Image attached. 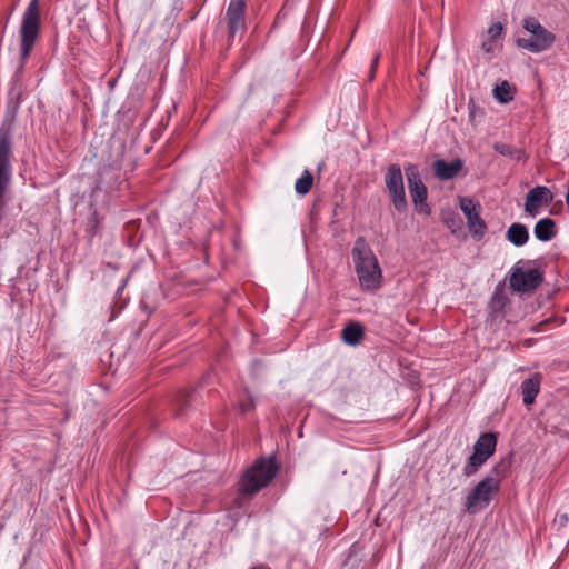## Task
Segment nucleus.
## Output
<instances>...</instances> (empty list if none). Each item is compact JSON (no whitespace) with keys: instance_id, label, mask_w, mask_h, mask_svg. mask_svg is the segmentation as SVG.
I'll return each instance as SVG.
<instances>
[{"instance_id":"f257e3e1","label":"nucleus","mask_w":569,"mask_h":569,"mask_svg":"<svg viewBox=\"0 0 569 569\" xmlns=\"http://www.w3.org/2000/svg\"><path fill=\"white\" fill-rule=\"evenodd\" d=\"M351 254L361 289L378 290L382 282V271L377 257L363 237L356 239Z\"/></svg>"},{"instance_id":"f03ea898","label":"nucleus","mask_w":569,"mask_h":569,"mask_svg":"<svg viewBox=\"0 0 569 569\" xmlns=\"http://www.w3.org/2000/svg\"><path fill=\"white\" fill-rule=\"evenodd\" d=\"M280 468L281 465L273 455L258 458L241 476L238 495L252 496L258 493L271 483Z\"/></svg>"},{"instance_id":"7ed1b4c3","label":"nucleus","mask_w":569,"mask_h":569,"mask_svg":"<svg viewBox=\"0 0 569 569\" xmlns=\"http://www.w3.org/2000/svg\"><path fill=\"white\" fill-rule=\"evenodd\" d=\"M522 27L531 33V38H517L516 44L520 49L538 53L548 50L556 40V36L547 30L535 17H526L522 21Z\"/></svg>"},{"instance_id":"20e7f679","label":"nucleus","mask_w":569,"mask_h":569,"mask_svg":"<svg viewBox=\"0 0 569 569\" xmlns=\"http://www.w3.org/2000/svg\"><path fill=\"white\" fill-rule=\"evenodd\" d=\"M40 30V11H39V0H31L28 4L21 23V42H20V51H21V63L28 59L30 52L33 49L36 40L38 38Z\"/></svg>"},{"instance_id":"39448f33","label":"nucleus","mask_w":569,"mask_h":569,"mask_svg":"<svg viewBox=\"0 0 569 569\" xmlns=\"http://www.w3.org/2000/svg\"><path fill=\"white\" fill-rule=\"evenodd\" d=\"M498 437L495 432H485L479 436L473 445V453L463 467V475L470 477L477 472L496 451Z\"/></svg>"},{"instance_id":"423d86ee","label":"nucleus","mask_w":569,"mask_h":569,"mask_svg":"<svg viewBox=\"0 0 569 569\" xmlns=\"http://www.w3.org/2000/svg\"><path fill=\"white\" fill-rule=\"evenodd\" d=\"M405 172L415 210L419 214L430 216L431 208L427 202L428 189L421 179L418 167L416 164L409 163L405 167Z\"/></svg>"},{"instance_id":"0eeeda50","label":"nucleus","mask_w":569,"mask_h":569,"mask_svg":"<svg viewBox=\"0 0 569 569\" xmlns=\"http://www.w3.org/2000/svg\"><path fill=\"white\" fill-rule=\"evenodd\" d=\"M385 184L391 203L399 213L407 211L408 202L406 198L402 171L399 164H390L385 173Z\"/></svg>"},{"instance_id":"6e6552de","label":"nucleus","mask_w":569,"mask_h":569,"mask_svg":"<svg viewBox=\"0 0 569 569\" xmlns=\"http://www.w3.org/2000/svg\"><path fill=\"white\" fill-rule=\"evenodd\" d=\"M499 490L500 486L498 479H492V477H485L472 488V490L466 497V509L469 512H476L478 507H488L492 496L497 495Z\"/></svg>"},{"instance_id":"1a4fd4ad","label":"nucleus","mask_w":569,"mask_h":569,"mask_svg":"<svg viewBox=\"0 0 569 569\" xmlns=\"http://www.w3.org/2000/svg\"><path fill=\"white\" fill-rule=\"evenodd\" d=\"M249 0H230L224 13L228 40L247 30L246 14Z\"/></svg>"},{"instance_id":"9d476101","label":"nucleus","mask_w":569,"mask_h":569,"mask_svg":"<svg viewBox=\"0 0 569 569\" xmlns=\"http://www.w3.org/2000/svg\"><path fill=\"white\" fill-rule=\"evenodd\" d=\"M543 281V274L539 269L522 270L519 267L513 268L509 282L512 290L517 292H528L538 288Z\"/></svg>"},{"instance_id":"9b49d317","label":"nucleus","mask_w":569,"mask_h":569,"mask_svg":"<svg viewBox=\"0 0 569 569\" xmlns=\"http://www.w3.org/2000/svg\"><path fill=\"white\" fill-rule=\"evenodd\" d=\"M477 204L469 198L460 199V209L466 216L467 224L471 237L479 241L481 240L487 230V223L480 217L479 212L476 210Z\"/></svg>"},{"instance_id":"f8f14e48","label":"nucleus","mask_w":569,"mask_h":569,"mask_svg":"<svg viewBox=\"0 0 569 569\" xmlns=\"http://www.w3.org/2000/svg\"><path fill=\"white\" fill-rule=\"evenodd\" d=\"M553 194L549 188L537 186L529 190L526 197L525 211L535 217L541 206H548L552 202Z\"/></svg>"},{"instance_id":"ddd939ff","label":"nucleus","mask_w":569,"mask_h":569,"mask_svg":"<svg viewBox=\"0 0 569 569\" xmlns=\"http://www.w3.org/2000/svg\"><path fill=\"white\" fill-rule=\"evenodd\" d=\"M435 176L439 180L453 179L463 168V161L460 158H455L448 162L443 159L435 160L432 163Z\"/></svg>"},{"instance_id":"4468645a","label":"nucleus","mask_w":569,"mask_h":569,"mask_svg":"<svg viewBox=\"0 0 569 569\" xmlns=\"http://www.w3.org/2000/svg\"><path fill=\"white\" fill-rule=\"evenodd\" d=\"M541 380V373L536 372L521 382L520 390L522 396V402L526 406H530L536 401V398L540 391Z\"/></svg>"},{"instance_id":"2eb2a0df","label":"nucleus","mask_w":569,"mask_h":569,"mask_svg":"<svg viewBox=\"0 0 569 569\" xmlns=\"http://www.w3.org/2000/svg\"><path fill=\"white\" fill-rule=\"evenodd\" d=\"M535 237L542 242L550 241L557 234L556 222L551 218H542L533 228Z\"/></svg>"},{"instance_id":"dca6fc26","label":"nucleus","mask_w":569,"mask_h":569,"mask_svg":"<svg viewBox=\"0 0 569 569\" xmlns=\"http://www.w3.org/2000/svg\"><path fill=\"white\" fill-rule=\"evenodd\" d=\"M365 336V328L356 321H350L341 331V339L348 346H357Z\"/></svg>"},{"instance_id":"f3484780","label":"nucleus","mask_w":569,"mask_h":569,"mask_svg":"<svg viewBox=\"0 0 569 569\" xmlns=\"http://www.w3.org/2000/svg\"><path fill=\"white\" fill-rule=\"evenodd\" d=\"M104 218L99 213L93 203H90V216L86 223V237L88 242L91 243L93 238L100 233L101 224Z\"/></svg>"},{"instance_id":"a211bd4d","label":"nucleus","mask_w":569,"mask_h":569,"mask_svg":"<svg viewBox=\"0 0 569 569\" xmlns=\"http://www.w3.org/2000/svg\"><path fill=\"white\" fill-rule=\"evenodd\" d=\"M194 390L182 389L179 390L174 398V416L177 418L183 417L191 407L193 401Z\"/></svg>"},{"instance_id":"6ab92c4d","label":"nucleus","mask_w":569,"mask_h":569,"mask_svg":"<svg viewBox=\"0 0 569 569\" xmlns=\"http://www.w3.org/2000/svg\"><path fill=\"white\" fill-rule=\"evenodd\" d=\"M506 238L513 246L521 247L528 242L529 232L525 224L515 222L508 228Z\"/></svg>"},{"instance_id":"aec40b11","label":"nucleus","mask_w":569,"mask_h":569,"mask_svg":"<svg viewBox=\"0 0 569 569\" xmlns=\"http://www.w3.org/2000/svg\"><path fill=\"white\" fill-rule=\"evenodd\" d=\"M516 87L511 86L507 80L498 83L493 89V97L500 103H508L515 99Z\"/></svg>"},{"instance_id":"412c9836","label":"nucleus","mask_w":569,"mask_h":569,"mask_svg":"<svg viewBox=\"0 0 569 569\" xmlns=\"http://www.w3.org/2000/svg\"><path fill=\"white\" fill-rule=\"evenodd\" d=\"M492 148L497 153L515 160H520L525 156L523 149L515 148L513 146L505 142H495Z\"/></svg>"},{"instance_id":"4be33fe9","label":"nucleus","mask_w":569,"mask_h":569,"mask_svg":"<svg viewBox=\"0 0 569 569\" xmlns=\"http://www.w3.org/2000/svg\"><path fill=\"white\" fill-rule=\"evenodd\" d=\"M509 302L508 297L505 295L503 289L499 286L495 289L492 297L490 299L489 307L493 315L501 313Z\"/></svg>"},{"instance_id":"5701e85b","label":"nucleus","mask_w":569,"mask_h":569,"mask_svg":"<svg viewBox=\"0 0 569 569\" xmlns=\"http://www.w3.org/2000/svg\"><path fill=\"white\" fill-rule=\"evenodd\" d=\"M313 184V176L309 170H305L302 176L296 181L295 190L298 194L305 196L309 193Z\"/></svg>"},{"instance_id":"b1692460","label":"nucleus","mask_w":569,"mask_h":569,"mask_svg":"<svg viewBox=\"0 0 569 569\" xmlns=\"http://www.w3.org/2000/svg\"><path fill=\"white\" fill-rule=\"evenodd\" d=\"M511 463V456L502 458L499 462H497L491 469L492 479H498L500 483L501 479H503L509 473Z\"/></svg>"},{"instance_id":"393cba45","label":"nucleus","mask_w":569,"mask_h":569,"mask_svg":"<svg viewBox=\"0 0 569 569\" xmlns=\"http://www.w3.org/2000/svg\"><path fill=\"white\" fill-rule=\"evenodd\" d=\"M124 151H126V144L123 142H119L118 146L116 147V152H117L116 158L112 161H110L108 164L111 169H120L121 168Z\"/></svg>"},{"instance_id":"a878e982","label":"nucleus","mask_w":569,"mask_h":569,"mask_svg":"<svg viewBox=\"0 0 569 569\" xmlns=\"http://www.w3.org/2000/svg\"><path fill=\"white\" fill-rule=\"evenodd\" d=\"M503 26L501 22L492 23L488 29V39L496 41L502 33Z\"/></svg>"},{"instance_id":"bb28decb","label":"nucleus","mask_w":569,"mask_h":569,"mask_svg":"<svg viewBox=\"0 0 569 569\" xmlns=\"http://www.w3.org/2000/svg\"><path fill=\"white\" fill-rule=\"evenodd\" d=\"M568 515L565 512H557L553 525L557 526L558 530L565 529L568 525Z\"/></svg>"},{"instance_id":"cd10ccee","label":"nucleus","mask_w":569,"mask_h":569,"mask_svg":"<svg viewBox=\"0 0 569 569\" xmlns=\"http://www.w3.org/2000/svg\"><path fill=\"white\" fill-rule=\"evenodd\" d=\"M379 59H380V53H376L372 61H371V66H370V72H369V80L371 81L373 78H375V72H376V69L378 67V63H379Z\"/></svg>"},{"instance_id":"c85d7f7f","label":"nucleus","mask_w":569,"mask_h":569,"mask_svg":"<svg viewBox=\"0 0 569 569\" xmlns=\"http://www.w3.org/2000/svg\"><path fill=\"white\" fill-rule=\"evenodd\" d=\"M493 40L491 39H487L485 40L482 43H481V49L487 52V53H490L493 51Z\"/></svg>"},{"instance_id":"c756f323","label":"nucleus","mask_w":569,"mask_h":569,"mask_svg":"<svg viewBox=\"0 0 569 569\" xmlns=\"http://www.w3.org/2000/svg\"><path fill=\"white\" fill-rule=\"evenodd\" d=\"M253 407H254L253 401L250 400L248 403L242 405V411L251 410V409H253Z\"/></svg>"},{"instance_id":"7c9ffc66","label":"nucleus","mask_w":569,"mask_h":569,"mask_svg":"<svg viewBox=\"0 0 569 569\" xmlns=\"http://www.w3.org/2000/svg\"><path fill=\"white\" fill-rule=\"evenodd\" d=\"M566 203L569 208V181H568V188H567V193H566Z\"/></svg>"}]
</instances>
